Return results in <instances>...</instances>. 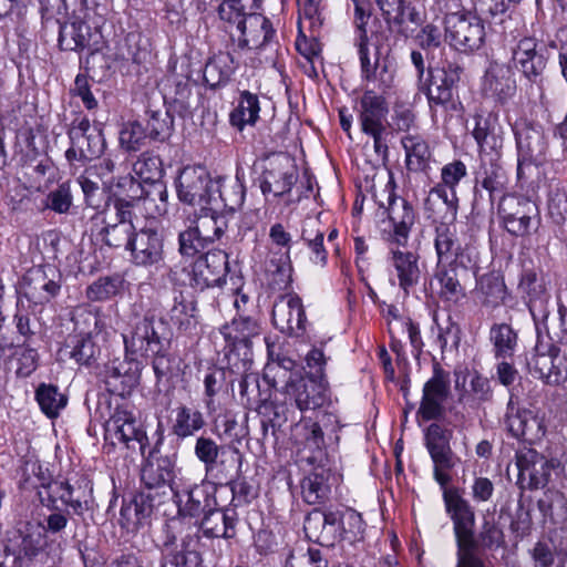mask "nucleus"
<instances>
[{
    "label": "nucleus",
    "instance_id": "nucleus-1",
    "mask_svg": "<svg viewBox=\"0 0 567 567\" xmlns=\"http://www.w3.org/2000/svg\"><path fill=\"white\" fill-rule=\"evenodd\" d=\"M452 435L451 430L432 423L424 434L425 447L433 462L434 480L443 488L446 513L453 523L457 545L456 567H484V561L477 555L474 507L461 495L458 488L447 487L452 482L451 471L461 462L451 447Z\"/></svg>",
    "mask_w": 567,
    "mask_h": 567
},
{
    "label": "nucleus",
    "instance_id": "nucleus-2",
    "mask_svg": "<svg viewBox=\"0 0 567 567\" xmlns=\"http://www.w3.org/2000/svg\"><path fill=\"white\" fill-rule=\"evenodd\" d=\"M123 340L126 354L153 359V370L158 380L171 373V331L163 319L145 313L131 323Z\"/></svg>",
    "mask_w": 567,
    "mask_h": 567
},
{
    "label": "nucleus",
    "instance_id": "nucleus-3",
    "mask_svg": "<svg viewBox=\"0 0 567 567\" xmlns=\"http://www.w3.org/2000/svg\"><path fill=\"white\" fill-rule=\"evenodd\" d=\"M444 37L450 45L462 53L478 51L485 43V25L473 11L446 12L443 18Z\"/></svg>",
    "mask_w": 567,
    "mask_h": 567
},
{
    "label": "nucleus",
    "instance_id": "nucleus-4",
    "mask_svg": "<svg viewBox=\"0 0 567 567\" xmlns=\"http://www.w3.org/2000/svg\"><path fill=\"white\" fill-rule=\"evenodd\" d=\"M374 200L392 225L391 240L398 246H405L410 231L415 223L416 214L413 206L395 193V183L392 177L373 194Z\"/></svg>",
    "mask_w": 567,
    "mask_h": 567
},
{
    "label": "nucleus",
    "instance_id": "nucleus-5",
    "mask_svg": "<svg viewBox=\"0 0 567 567\" xmlns=\"http://www.w3.org/2000/svg\"><path fill=\"white\" fill-rule=\"evenodd\" d=\"M48 543L41 533L16 530L3 544L0 567H33L45 564L49 558Z\"/></svg>",
    "mask_w": 567,
    "mask_h": 567
},
{
    "label": "nucleus",
    "instance_id": "nucleus-6",
    "mask_svg": "<svg viewBox=\"0 0 567 567\" xmlns=\"http://www.w3.org/2000/svg\"><path fill=\"white\" fill-rule=\"evenodd\" d=\"M113 213L105 212L104 227L99 231L101 241L114 249L127 250L137 229L135 220L137 215L134 212V204L124 198L113 200Z\"/></svg>",
    "mask_w": 567,
    "mask_h": 567
},
{
    "label": "nucleus",
    "instance_id": "nucleus-7",
    "mask_svg": "<svg viewBox=\"0 0 567 567\" xmlns=\"http://www.w3.org/2000/svg\"><path fill=\"white\" fill-rule=\"evenodd\" d=\"M262 332L259 320L246 313H237L236 317L220 328V333L226 342L225 355L231 360V355L240 358L244 370L251 362L252 340Z\"/></svg>",
    "mask_w": 567,
    "mask_h": 567
},
{
    "label": "nucleus",
    "instance_id": "nucleus-8",
    "mask_svg": "<svg viewBox=\"0 0 567 567\" xmlns=\"http://www.w3.org/2000/svg\"><path fill=\"white\" fill-rule=\"evenodd\" d=\"M105 441L112 445L123 444L127 450L146 455L148 437L134 414L123 406H117L105 422Z\"/></svg>",
    "mask_w": 567,
    "mask_h": 567
},
{
    "label": "nucleus",
    "instance_id": "nucleus-9",
    "mask_svg": "<svg viewBox=\"0 0 567 567\" xmlns=\"http://www.w3.org/2000/svg\"><path fill=\"white\" fill-rule=\"evenodd\" d=\"M71 146L65 152L69 162H85L100 157L105 147L102 130L91 125L86 116L75 117L68 131Z\"/></svg>",
    "mask_w": 567,
    "mask_h": 567
},
{
    "label": "nucleus",
    "instance_id": "nucleus-10",
    "mask_svg": "<svg viewBox=\"0 0 567 567\" xmlns=\"http://www.w3.org/2000/svg\"><path fill=\"white\" fill-rule=\"evenodd\" d=\"M529 373L545 384L556 386L567 380V358L560 355V348L551 342H537L527 360Z\"/></svg>",
    "mask_w": 567,
    "mask_h": 567
},
{
    "label": "nucleus",
    "instance_id": "nucleus-11",
    "mask_svg": "<svg viewBox=\"0 0 567 567\" xmlns=\"http://www.w3.org/2000/svg\"><path fill=\"white\" fill-rule=\"evenodd\" d=\"M511 63L529 82L540 85L547 65V49L535 37L525 35L512 48Z\"/></svg>",
    "mask_w": 567,
    "mask_h": 567
},
{
    "label": "nucleus",
    "instance_id": "nucleus-12",
    "mask_svg": "<svg viewBox=\"0 0 567 567\" xmlns=\"http://www.w3.org/2000/svg\"><path fill=\"white\" fill-rule=\"evenodd\" d=\"M178 199L187 205H208L216 202L214 179L200 165L185 166L176 178Z\"/></svg>",
    "mask_w": 567,
    "mask_h": 567
},
{
    "label": "nucleus",
    "instance_id": "nucleus-13",
    "mask_svg": "<svg viewBox=\"0 0 567 567\" xmlns=\"http://www.w3.org/2000/svg\"><path fill=\"white\" fill-rule=\"evenodd\" d=\"M55 277L50 266L32 267L23 275L17 292L28 300L29 307L44 306L60 292L61 285Z\"/></svg>",
    "mask_w": 567,
    "mask_h": 567
},
{
    "label": "nucleus",
    "instance_id": "nucleus-14",
    "mask_svg": "<svg viewBox=\"0 0 567 567\" xmlns=\"http://www.w3.org/2000/svg\"><path fill=\"white\" fill-rule=\"evenodd\" d=\"M462 71L457 63L450 61L429 70L420 89L425 93L431 109L446 105L453 100V91L460 82Z\"/></svg>",
    "mask_w": 567,
    "mask_h": 567
},
{
    "label": "nucleus",
    "instance_id": "nucleus-15",
    "mask_svg": "<svg viewBox=\"0 0 567 567\" xmlns=\"http://www.w3.org/2000/svg\"><path fill=\"white\" fill-rule=\"evenodd\" d=\"M303 530L309 540L332 547L343 538V514L340 511L315 508L306 516Z\"/></svg>",
    "mask_w": 567,
    "mask_h": 567
},
{
    "label": "nucleus",
    "instance_id": "nucleus-16",
    "mask_svg": "<svg viewBox=\"0 0 567 567\" xmlns=\"http://www.w3.org/2000/svg\"><path fill=\"white\" fill-rule=\"evenodd\" d=\"M171 491L177 505V514L183 518L199 517L212 507L214 502L205 482L190 483L184 477H179L173 483Z\"/></svg>",
    "mask_w": 567,
    "mask_h": 567
},
{
    "label": "nucleus",
    "instance_id": "nucleus-17",
    "mask_svg": "<svg viewBox=\"0 0 567 567\" xmlns=\"http://www.w3.org/2000/svg\"><path fill=\"white\" fill-rule=\"evenodd\" d=\"M197 534H186L181 539L167 527L161 543V567H197L200 555L196 550Z\"/></svg>",
    "mask_w": 567,
    "mask_h": 567
},
{
    "label": "nucleus",
    "instance_id": "nucleus-18",
    "mask_svg": "<svg viewBox=\"0 0 567 567\" xmlns=\"http://www.w3.org/2000/svg\"><path fill=\"white\" fill-rule=\"evenodd\" d=\"M518 152L517 176L523 175V166L540 164L547 151V141L540 126L530 124L527 120H518L514 125Z\"/></svg>",
    "mask_w": 567,
    "mask_h": 567
},
{
    "label": "nucleus",
    "instance_id": "nucleus-19",
    "mask_svg": "<svg viewBox=\"0 0 567 567\" xmlns=\"http://www.w3.org/2000/svg\"><path fill=\"white\" fill-rule=\"evenodd\" d=\"M498 214L509 234L525 236L532 220L538 216V207L525 196L508 194L498 200Z\"/></svg>",
    "mask_w": 567,
    "mask_h": 567
},
{
    "label": "nucleus",
    "instance_id": "nucleus-20",
    "mask_svg": "<svg viewBox=\"0 0 567 567\" xmlns=\"http://www.w3.org/2000/svg\"><path fill=\"white\" fill-rule=\"evenodd\" d=\"M190 267L188 276L192 286L200 290L220 286L228 272V255L219 249L208 250L199 255Z\"/></svg>",
    "mask_w": 567,
    "mask_h": 567
},
{
    "label": "nucleus",
    "instance_id": "nucleus-21",
    "mask_svg": "<svg viewBox=\"0 0 567 567\" xmlns=\"http://www.w3.org/2000/svg\"><path fill=\"white\" fill-rule=\"evenodd\" d=\"M141 362L135 355L126 354L105 364L103 380L110 393L125 396L138 385Z\"/></svg>",
    "mask_w": 567,
    "mask_h": 567
},
{
    "label": "nucleus",
    "instance_id": "nucleus-22",
    "mask_svg": "<svg viewBox=\"0 0 567 567\" xmlns=\"http://www.w3.org/2000/svg\"><path fill=\"white\" fill-rule=\"evenodd\" d=\"M450 373L434 362L433 374L424 383L419 414L425 421L437 420L444 414V402L450 394Z\"/></svg>",
    "mask_w": 567,
    "mask_h": 567
},
{
    "label": "nucleus",
    "instance_id": "nucleus-23",
    "mask_svg": "<svg viewBox=\"0 0 567 567\" xmlns=\"http://www.w3.org/2000/svg\"><path fill=\"white\" fill-rule=\"evenodd\" d=\"M274 326L288 337L299 338L306 332L307 317L302 300L296 293L280 296L272 306Z\"/></svg>",
    "mask_w": 567,
    "mask_h": 567
},
{
    "label": "nucleus",
    "instance_id": "nucleus-24",
    "mask_svg": "<svg viewBox=\"0 0 567 567\" xmlns=\"http://www.w3.org/2000/svg\"><path fill=\"white\" fill-rule=\"evenodd\" d=\"M504 424L513 437L529 444L539 442L546 434L544 417L530 410L519 409L512 399L507 404Z\"/></svg>",
    "mask_w": 567,
    "mask_h": 567
},
{
    "label": "nucleus",
    "instance_id": "nucleus-25",
    "mask_svg": "<svg viewBox=\"0 0 567 567\" xmlns=\"http://www.w3.org/2000/svg\"><path fill=\"white\" fill-rule=\"evenodd\" d=\"M284 392L293 399L300 411L316 410L328 401V385L326 380L316 379L312 375L295 377L286 381Z\"/></svg>",
    "mask_w": 567,
    "mask_h": 567
},
{
    "label": "nucleus",
    "instance_id": "nucleus-26",
    "mask_svg": "<svg viewBox=\"0 0 567 567\" xmlns=\"http://www.w3.org/2000/svg\"><path fill=\"white\" fill-rule=\"evenodd\" d=\"M238 31L240 32L238 45L241 49L255 50L258 53L267 50L278 53L277 33L271 21L257 11Z\"/></svg>",
    "mask_w": 567,
    "mask_h": 567
},
{
    "label": "nucleus",
    "instance_id": "nucleus-27",
    "mask_svg": "<svg viewBox=\"0 0 567 567\" xmlns=\"http://www.w3.org/2000/svg\"><path fill=\"white\" fill-rule=\"evenodd\" d=\"M131 261L137 267H157L164 259V240L157 229L144 227L136 231L128 249Z\"/></svg>",
    "mask_w": 567,
    "mask_h": 567
},
{
    "label": "nucleus",
    "instance_id": "nucleus-28",
    "mask_svg": "<svg viewBox=\"0 0 567 567\" xmlns=\"http://www.w3.org/2000/svg\"><path fill=\"white\" fill-rule=\"evenodd\" d=\"M145 462L141 470V482L146 493L159 495V489L169 488L174 481V464L168 456L157 455L156 446L147 449ZM165 494V491H163Z\"/></svg>",
    "mask_w": 567,
    "mask_h": 567
},
{
    "label": "nucleus",
    "instance_id": "nucleus-29",
    "mask_svg": "<svg viewBox=\"0 0 567 567\" xmlns=\"http://www.w3.org/2000/svg\"><path fill=\"white\" fill-rule=\"evenodd\" d=\"M292 439L302 452H308L306 460L309 464L322 463L328 443L320 423H315L310 417H302L292 427Z\"/></svg>",
    "mask_w": 567,
    "mask_h": 567
},
{
    "label": "nucleus",
    "instance_id": "nucleus-30",
    "mask_svg": "<svg viewBox=\"0 0 567 567\" xmlns=\"http://www.w3.org/2000/svg\"><path fill=\"white\" fill-rule=\"evenodd\" d=\"M516 466L518 478L528 480V487L537 489L544 487L550 477L553 463L532 447H523L516 452Z\"/></svg>",
    "mask_w": 567,
    "mask_h": 567
},
{
    "label": "nucleus",
    "instance_id": "nucleus-31",
    "mask_svg": "<svg viewBox=\"0 0 567 567\" xmlns=\"http://www.w3.org/2000/svg\"><path fill=\"white\" fill-rule=\"evenodd\" d=\"M517 289L523 298L527 300L533 319L535 321L546 320L549 315L547 309L549 295L543 278L538 277L533 269H525L522 272Z\"/></svg>",
    "mask_w": 567,
    "mask_h": 567
},
{
    "label": "nucleus",
    "instance_id": "nucleus-32",
    "mask_svg": "<svg viewBox=\"0 0 567 567\" xmlns=\"http://www.w3.org/2000/svg\"><path fill=\"white\" fill-rule=\"evenodd\" d=\"M239 518L235 508H209L197 523V529L206 538L233 539L237 535Z\"/></svg>",
    "mask_w": 567,
    "mask_h": 567
},
{
    "label": "nucleus",
    "instance_id": "nucleus-33",
    "mask_svg": "<svg viewBox=\"0 0 567 567\" xmlns=\"http://www.w3.org/2000/svg\"><path fill=\"white\" fill-rule=\"evenodd\" d=\"M355 111L361 131L386 126L389 104L383 93L372 89L364 90L357 101Z\"/></svg>",
    "mask_w": 567,
    "mask_h": 567
},
{
    "label": "nucleus",
    "instance_id": "nucleus-34",
    "mask_svg": "<svg viewBox=\"0 0 567 567\" xmlns=\"http://www.w3.org/2000/svg\"><path fill=\"white\" fill-rule=\"evenodd\" d=\"M424 209L427 217L433 223L437 221H455L458 209V198L456 190L437 184L432 187L424 202Z\"/></svg>",
    "mask_w": 567,
    "mask_h": 567
},
{
    "label": "nucleus",
    "instance_id": "nucleus-35",
    "mask_svg": "<svg viewBox=\"0 0 567 567\" xmlns=\"http://www.w3.org/2000/svg\"><path fill=\"white\" fill-rule=\"evenodd\" d=\"M154 508V494L141 491L130 499H123L118 524L127 532H136L151 517Z\"/></svg>",
    "mask_w": 567,
    "mask_h": 567
},
{
    "label": "nucleus",
    "instance_id": "nucleus-36",
    "mask_svg": "<svg viewBox=\"0 0 567 567\" xmlns=\"http://www.w3.org/2000/svg\"><path fill=\"white\" fill-rule=\"evenodd\" d=\"M360 60L361 79L373 83L380 93L385 94L394 83V69L386 59H380L375 52L373 61L370 50L358 53Z\"/></svg>",
    "mask_w": 567,
    "mask_h": 567
},
{
    "label": "nucleus",
    "instance_id": "nucleus-37",
    "mask_svg": "<svg viewBox=\"0 0 567 567\" xmlns=\"http://www.w3.org/2000/svg\"><path fill=\"white\" fill-rule=\"evenodd\" d=\"M435 224L434 247L437 264H452L460 260L463 264V249L457 237L454 221H437Z\"/></svg>",
    "mask_w": 567,
    "mask_h": 567
},
{
    "label": "nucleus",
    "instance_id": "nucleus-38",
    "mask_svg": "<svg viewBox=\"0 0 567 567\" xmlns=\"http://www.w3.org/2000/svg\"><path fill=\"white\" fill-rule=\"evenodd\" d=\"M265 343L267 348L268 358L270 363L266 367L265 378L272 388H277L281 382L286 384V381H291L292 378H301V370L295 360L289 357L276 352L275 342L271 337H265Z\"/></svg>",
    "mask_w": 567,
    "mask_h": 567
},
{
    "label": "nucleus",
    "instance_id": "nucleus-39",
    "mask_svg": "<svg viewBox=\"0 0 567 567\" xmlns=\"http://www.w3.org/2000/svg\"><path fill=\"white\" fill-rule=\"evenodd\" d=\"M476 183L488 192L492 204L502 196H506L508 177L498 158L482 157V165L476 176Z\"/></svg>",
    "mask_w": 567,
    "mask_h": 567
},
{
    "label": "nucleus",
    "instance_id": "nucleus-40",
    "mask_svg": "<svg viewBox=\"0 0 567 567\" xmlns=\"http://www.w3.org/2000/svg\"><path fill=\"white\" fill-rule=\"evenodd\" d=\"M389 260L396 272L399 287L408 295L411 289L417 286L421 279L419 255L413 251L392 248Z\"/></svg>",
    "mask_w": 567,
    "mask_h": 567
},
{
    "label": "nucleus",
    "instance_id": "nucleus-41",
    "mask_svg": "<svg viewBox=\"0 0 567 567\" xmlns=\"http://www.w3.org/2000/svg\"><path fill=\"white\" fill-rule=\"evenodd\" d=\"M297 177L295 168L288 162L285 165L279 163L262 173L260 189L264 195L272 194L279 197L291 190Z\"/></svg>",
    "mask_w": 567,
    "mask_h": 567
},
{
    "label": "nucleus",
    "instance_id": "nucleus-42",
    "mask_svg": "<svg viewBox=\"0 0 567 567\" xmlns=\"http://www.w3.org/2000/svg\"><path fill=\"white\" fill-rule=\"evenodd\" d=\"M316 464L317 466L301 481V495L309 505L323 504L330 494V470L322 463Z\"/></svg>",
    "mask_w": 567,
    "mask_h": 567
},
{
    "label": "nucleus",
    "instance_id": "nucleus-43",
    "mask_svg": "<svg viewBox=\"0 0 567 567\" xmlns=\"http://www.w3.org/2000/svg\"><path fill=\"white\" fill-rule=\"evenodd\" d=\"M146 188H142L143 196L135 197L128 203L134 204V212L143 208L146 216L156 218L167 213L168 208V194L166 185L163 181L146 184Z\"/></svg>",
    "mask_w": 567,
    "mask_h": 567
},
{
    "label": "nucleus",
    "instance_id": "nucleus-44",
    "mask_svg": "<svg viewBox=\"0 0 567 567\" xmlns=\"http://www.w3.org/2000/svg\"><path fill=\"white\" fill-rule=\"evenodd\" d=\"M488 340L494 359H514L519 338L517 330L509 323H493L489 328Z\"/></svg>",
    "mask_w": 567,
    "mask_h": 567
},
{
    "label": "nucleus",
    "instance_id": "nucleus-45",
    "mask_svg": "<svg viewBox=\"0 0 567 567\" xmlns=\"http://www.w3.org/2000/svg\"><path fill=\"white\" fill-rule=\"evenodd\" d=\"M484 87L487 93L504 103L515 94L516 81L508 66L495 64L486 72Z\"/></svg>",
    "mask_w": 567,
    "mask_h": 567
},
{
    "label": "nucleus",
    "instance_id": "nucleus-46",
    "mask_svg": "<svg viewBox=\"0 0 567 567\" xmlns=\"http://www.w3.org/2000/svg\"><path fill=\"white\" fill-rule=\"evenodd\" d=\"M59 23V47L64 51H83L90 47L91 27L82 21Z\"/></svg>",
    "mask_w": 567,
    "mask_h": 567
},
{
    "label": "nucleus",
    "instance_id": "nucleus-47",
    "mask_svg": "<svg viewBox=\"0 0 567 567\" xmlns=\"http://www.w3.org/2000/svg\"><path fill=\"white\" fill-rule=\"evenodd\" d=\"M245 196L246 188L238 172L233 178L218 177L214 179V197L216 200L220 199L224 207L228 210L235 212L239 209L245 202Z\"/></svg>",
    "mask_w": 567,
    "mask_h": 567
},
{
    "label": "nucleus",
    "instance_id": "nucleus-48",
    "mask_svg": "<svg viewBox=\"0 0 567 567\" xmlns=\"http://www.w3.org/2000/svg\"><path fill=\"white\" fill-rule=\"evenodd\" d=\"M174 413L171 432L178 440L194 436L206 425L204 414L195 408L179 405Z\"/></svg>",
    "mask_w": 567,
    "mask_h": 567
},
{
    "label": "nucleus",
    "instance_id": "nucleus-49",
    "mask_svg": "<svg viewBox=\"0 0 567 567\" xmlns=\"http://www.w3.org/2000/svg\"><path fill=\"white\" fill-rule=\"evenodd\" d=\"M62 351L81 365H91L100 354V348L91 334L69 337Z\"/></svg>",
    "mask_w": 567,
    "mask_h": 567
},
{
    "label": "nucleus",
    "instance_id": "nucleus-50",
    "mask_svg": "<svg viewBox=\"0 0 567 567\" xmlns=\"http://www.w3.org/2000/svg\"><path fill=\"white\" fill-rule=\"evenodd\" d=\"M259 8L257 0H224L218 6L220 20L236 25L237 30L245 27L248 18Z\"/></svg>",
    "mask_w": 567,
    "mask_h": 567
},
{
    "label": "nucleus",
    "instance_id": "nucleus-51",
    "mask_svg": "<svg viewBox=\"0 0 567 567\" xmlns=\"http://www.w3.org/2000/svg\"><path fill=\"white\" fill-rule=\"evenodd\" d=\"M243 454L233 445H224L218 458L210 468L206 467V474L212 475L219 482L231 480L234 474L240 471Z\"/></svg>",
    "mask_w": 567,
    "mask_h": 567
},
{
    "label": "nucleus",
    "instance_id": "nucleus-52",
    "mask_svg": "<svg viewBox=\"0 0 567 567\" xmlns=\"http://www.w3.org/2000/svg\"><path fill=\"white\" fill-rule=\"evenodd\" d=\"M259 112L258 96L249 91H243L237 107L230 113V123L243 131L245 125H254L258 121Z\"/></svg>",
    "mask_w": 567,
    "mask_h": 567
},
{
    "label": "nucleus",
    "instance_id": "nucleus-53",
    "mask_svg": "<svg viewBox=\"0 0 567 567\" xmlns=\"http://www.w3.org/2000/svg\"><path fill=\"white\" fill-rule=\"evenodd\" d=\"M194 229L208 244L221 238L228 229V219L225 215H219L214 210L205 212L194 220Z\"/></svg>",
    "mask_w": 567,
    "mask_h": 567
},
{
    "label": "nucleus",
    "instance_id": "nucleus-54",
    "mask_svg": "<svg viewBox=\"0 0 567 567\" xmlns=\"http://www.w3.org/2000/svg\"><path fill=\"white\" fill-rule=\"evenodd\" d=\"M434 278L440 286L439 293L442 299L457 302L465 296L456 269L451 265L447 267L445 264H437Z\"/></svg>",
    "mask_w": 567,
    "mask_h": 567
},
{
    "label": "nucleus",
    "instance_id": "nucleus-55",
    "mask_svg": "<svg viewBox=\"0 0 567 567\" xmlns=\"http://www.w3.org/2000/svg\"><path fill=\"white\" fill-rule=\"evenodd\" d=\"M401 143L405 151L408 169L413 172L424 169L430 158V150L424 138L409 134L402 137Z\"/></svg>",
    "mask_w": 567,
    "mask_h": 567
},
{
    "label": "nucleus",
    "instance_id": "nucleus-56",
    "mask_svg": "<svg viewBox=\"0 0 567 567\" xmlns=\"http://www.w3.org/2000/svg\"><path fill=\"white\" fill-rule=\"evenodd\" d=\"M35 400L41 411L50 419L58 417L68 403V398L53 384L41 383L35 390Z\"/></svg>",
    "mask_w": 567,
    "mask_h": 567
},
{
    "label": "nucleus",
    "instance_id": "nucleus-57",
    "mask_svg": "<svg viewBox=\"0 0 567 567\" xmlns=\"http://www.w3.org/2000/svg\"><path fill=\"white\" fill-rule=\"evenodd\" d=\"M353 44L357 48L358 53H360L369 50V35L367 27L372 14V6L370 0L353 2Z\"/></svg>",
    "mask_w": 567,
    "mask_h": 567
},
{
    "label": "nucleus",
    "instance_id": "nucleus-58",
    "mask_svg": "<svg viewBox=\"0 0 567 567\" xmlns=\"http://www.w3.org/2000/svg\"><path fill=\"white\" fill-rule=\"evenodd\" d=\"M173 306L168 311L169 320L179 330L187 331L192 329L195 321L196 305L193 300L187 299L182 292L175 295Z\"/></svg>",
    "mask_w": 567,
    "mask_h": 567
},
{
    "label": "nucleus",
    "instance_id": "nucleus-59",
    "mask_svg": "<svg viewBox=\"0 0 567 567\" xmlns=\"http://www.w3.org/2000/svg\"><path fill=\"white\" fill-rule=\"evenodd\" d=\"M537 507L545 518L559 523L567 518V499L558 491H547L538 499Z\"/></svg>",
    "mask_w": 567,
    "mask_h": 567
},
{
    "label": "nucleus",
    "instance_id": "nucleus-60",
    "mask_svg": "<svg viewBox=\"0 0 567 567\" xmlns=\"http://www.w3.org/2000/svg\"><path fill=\"white\" fill-rule=\"evenodd\" d=\"M477 292L482 296V305L497 307L504 301L506 286L504 281L494 275H484L477 280Z\"/></svg>",
    "mask_w": 567,
    "mask_h": 567
},
{
    "label": "nucleus",
    "instance_id": "nucleus-61",
    "mask_svg": "<svg viewBox=\"0 0 567 567\" xmlns=\"http://www.w3.org/2000/svg\"><path fill=\"white\" fill-rule=\"evenodd\" d=\"M230 63H233V58L228 53L209 59L204 69L206 83L210 86H217L227 82L234 73Z\"/></svg>",
    "mask_w": 567,
    "mask_h": 567
},
{
    "label": "nucleus",
    "instance_id": "nucleus-62",
    "mask_svg": "<svg viewBox=\"0 0 567 567\" xmlns=\"http://www.w3.org/2000/svg\"><path fill=\"white\" fill-rule=\"evenodd\" d=\"M146 134L150 138L164 142L173 131V117L165 110H147Z\"/></svg>",
    "mask_w": 567,
    "mask_h": 567
},
{
    "label": "nucleus",
    "instance_id": "nucleus-63",
    "mask_svg": "<svg viewBox=\"0 0 567 567\" xmlns=\"http://www.w3.org/2000/svg\"><path fill=\"white\" fill-rule=\"evenodd\" d=\"M133 172L145 184L161 182L163 175L162 159L158 155L144 152L133 164Z\"/></svg>",
    "mask_w": 567,
    "mask_h": 567
},
{
    "label": "nucleus",
    "instance_id": "nucleus-64",
    "mask_svg": "<svg viewBox=\"0 0 567 567\" xmlns=\"http://www.w3.org/2000/svg\"><path fill=\"white\" fill-rule=\"evenodd\" d=\"M548 214L557 225L567 223V183H558L548 194Z\"/></svg>",
    "mask_w": 567,
    "mask_h": 567
}]
</instances>
